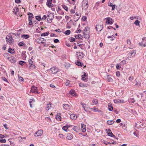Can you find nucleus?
<instances>
[{
	"instance_id": "nucleus-36",
	"label": "nucleus",
	"mask_w": 146,
	"mask_h": 146,
	"mask_svg": "<svg viewBox=\"0 0 146 146\" xmlns=\"http://www.w3.org/2000/svg\"><path fill=\"white\" fill-rule=\"evenodd\" d=\"M86 75L85 72L84 73V75L82 76V80L84 81H85L86 78H85L86 77Z\"/></svg>"
},
{
	"instance_id": "nucleus-49",
	"label": "nucleus",
	"mask_w": 146,
	"mask_h": 146,
	"mask_svg": "<svg viewBox=\"0 0 146 146\" xmlns=\"http://www.w3.org/2000/svg\"><path fill=\"white\" fill-rule=\"evenodd\" d=\"M58 136L60 138H62V139H64L65 138V136L64 135H63V134H59L58 135Z\"/></svg>"
},
{
	"instance_id": "nucleus-60",
	"label": "nucleus",
	"mask_w": 146,
	"mask_h": 146,
	"mask_svg": "<svg viewBox=\"0 0 146 146\" xmlns=\"http://www.w3.org/2000/svg\"><path fill=\"white\" fill-rule=\"evenodd\" d=\"M0 142L1 143H5L6 142V140L5 139H1Z\"/></svg>"
},
{
	"instance_id": "nucleus-27",
	"label": "nucleus",
	"mask_w": 146,
	"mask_h": 146,
	"mask_svg": "<svg viewBox=\"0 0 146 146\" xmlns=\"http://www.w3.org/2000/svg\"><path fill=\"white\" fill-rule=\"evenodd\" d=\"M84 35V38L86 39H88L90 37V35H87L84 32L83 33Z\"/></svg>"
},
{
	"instance_id": "nucleus-51",
	"label": "nucleus",
	"mask_w": 146,
	"mask_h": 146,
	"mask_svg": "<svg viewBox=\"0 0 146 146\" xmlns=\"http://www.w3.org/2000/svg\"><path fill=\"white\" fill-rule=\"evenodd\" d=\"M4 56H7L8 57H9L11 56V55L8 53H5L4 54Z\"/></svg>"
},
{
	"instance_id": "nucleus-7",
	"label": "nucleus",
	"mask_w": 146,
	"mask_h": 146,
	"mask_svg": "<svg viewBox=\"0 0 146 146\" xmlns=\"http://www.w3.org/2000/svg\"><path fill=\"white\" fill-rule=\"evenodd\" d=\"M12 63H15L16 61V60L14 56H9L7 58Z\"/></svg>"
},
{
	"instance_id": "nucleus-42",
	"label": "nucleus",
	"mask_w": 146,
	"mask_h": 146,
	"mask_svg": "<svg viewBox=\"0 0 146 146\" xmlns=\"http://www.w3.org/2000/svg\"><path fill=\"white\" fill-rule=\"evenodd\" d=\"M70 33V30H68L64 32V34L66 35H69Z\"/></svg>"
},
{
	"instance_id": "nucleus-44",
	"label": "nucleus",
	"mask_w": 146,
	"mask_h": 146,
	"mask_svg": "<svg viewBox=\"0 0 146 146\" xmlns=\"http://www.w3.org/2000/svg\"><path fill=\"white\" fill-rule=\"evenodd\" d=\"M62 129L63 130H64L66 131H67V130L68 129V126L65 125V126H64L62 127Z\"/></svg>"
},
{
	"instance_id": "nucleus-57",
	"label": "nucleus",
	"mask_w": 146,
	"mask_h": 146,
	"mask_svg": "<svg viewBox=\"0 0 146 146\" xmlns=\"http://www.w3.org/2000/svg\"><path fill=\"white\" fill-rule=\"evenodd\" d=\"M121 64L123 65H124V64H126V61L125 60H123L121 62Z\"/></svg>"
},
{
	"instance_id": "nucleus-45",
	"label": "nucleus",
	"mask_w": 146,
	"mask_h": 146,
	"mask_svg": "<svg viewBox=\"0 0 146 146\" xmlns=\"http://www.w3.org/2000/svg\"><path fill=\"white\" fill-rule=\"evenodd\" d=\"M49 33L48 32H46L41 34V36H48L49 34Z\"/></svg>"
},
{
	"instance_id": "nucleus-38",
	"label": "nucleus",
	"mask_w": 146,
	"mask_h": 146,
	"mask_svg": "<svg viewBox=\"0 0 146 146\" xmlns=\"http://www.w3.org/2000/svg\"><path fill=\"white\" fill-rule=\"evenodd\" d=\"M76 38H81L82 39L83 37L82 36L81 34H78V35H76L75 36Z\"/></svg>"
},
{
	"instance_id": "nucleus-39",
	"label": "nucleus",
	"mask_w": 146,
	"mask_h": 146,
	"mask_svg": "<svg viewBox=\"0 0 146 146\" xmlns=\"http://www.w3.org/2000/svg\"><path fill=\"white\" fill-rule=\"evenodd\" d=\"M73 129L76 132H78L79 130L77 126L73 127Z\"/></svg>"
},
{
	"instance_id": "nucleus-8",
	"label": "nucleus",
	"mask_w": 146,
	"mask_h": 146,
	"mask_svg": "<svg viewBox=\"0 0 146 146\" xmlns=\"http://www.w3.org/2000/svg\"><path fill=\"white\" fill-rule=\"evenodd\" d=\"M81 15H80V14L76 12L74 16V21L76 22L77 21L80 17Z\"/></svg>"
},
{
	"instance_id": "nucleus-25",
	"label": "nucleus",
	"mask_w": 146,
	"mask_h": 146,
	"mask_svg": "<svg viewBox=\"0 0 146 146\" xmlns=\"http://www.w3.org/2000/svg\"><path fill=\"white\" fill-rule=\"evenodd\" d=\"M28 15H29L28 20H32V19L33 18V14L31 13H29L28 14Z\"/></svg>"
},
{
	"instance_id": "nucleus-6",
	"label": "nucleus",
	"mask_w": 146,
	"mask_h": 146,
	"mask_svg": "<svg viewBox=\"0 0 146 146\" xmlns=\"http://www.w3.org/2000/svg\"><path fill=\"white\" fill-rule=\"evenodd\" d=\"M76 55L78 58L81 59L84 57V54L82 52H76Z\"/></svg>"
},
{
	"instance_id": "nucleus-35",
	"label": "nucleus",
	"mask_w": 146,
	"mask_h": 146,
	"mask_svg": "<svg viewBox=\"0 0 146 146\" xmlns=\"http://www.w3.org/2000/svg\"><path fill=\"white\" fill-rule=\"evenodd\" d=\"M129 102L130 103H133L135 102L134 98H130L129 99Z\"/></svg>"
},
{
	"instance_id": "nucleus-19",
	"label": "nucleus",
	"mask_w": 146,
	"mask_h": 146,
	"mask_svg": "<svg viewBox=\"0 0 146 146\" xmlns=\"http://www.w3.org/2000/svg\"><path fill=\"white\" fill-rule=\"evenodd\" d=\"M136 54V51L135 50H133L132 51L130 52L129 54H130V56L131 57H134L135 56Z\"/></svg>"
},
{
	"instance_id": "nucleus-43",
	"label": "nucleus",
	"mask_w": 146,
	"mask_h": 146,
	"mask_svg": "<svg viewBox=\"0 0 146 146\" xmlns=\"http://www.w3.org/2000/svg\"><path fill=\"white\" fill-rule=\"evenodd\" d=\"M79 86L80 87H86L87 86L86 84H84L81 83L79 84Z\"/></svg>"
},
{
	"instance_id": "nucleus-30",
	"label": "nucleus",
	"mask_w": 146,
	"mask_h": 146,
	"mask_svg": "<svg viewBox=\"0 0 146 146\" xmlns=\"http://www.w3.org/2000/svg\"><path fill=\"white\" fill-rule=\"evenodd\" d=\"M21 36L22 37L25 39H27L29 37V36L28 35L24 34L22 35Z\"/></svg>"
},
{
	"instance_id": "nucleus-54",
	"label": "nucleus",
	"mask_w": 146,
	"mask_h": 146,
	"mask_svg": "<svg viewBox=\"0 0 146 146\" xmlns=\"http://www.w3.org/2000/svg\"><path fill=\"white\" fill-rule=\"evenodd\" d=\"M87 19V17L85 16H84L82 17V21H85Z\"/></svg>"
},
{
	"instance_id": "nucleus-40",
	"label": "nucleus",
	"mask_w": 146,
	"mask_h": 146,
	"mask_svg": "<svg viewBox=\"0 0 146 146\" xmlns=\"http://www.w3.org/2000/svg\"><path fill=\"white\" fill-rule=\"evenodd\" d=\"M69 40L71 42H73L75 41V39L73 37H70L69 38Z\"/></svg>"
},
{
	"instance_id": "nucleus-20",
	"label": "nucleus",
	"mask_w": 146,
	"mask_h": 146,
	"mask_svg": "<svg viewBox=\"0 0 146 146\" xmlns=\"http://www.w3.org/2000/svg\"><path fill=\"white\" fill-rule=\"evenodd\" d=\"M52 2H46V4L48 7L51 8L54 5L52 3Z\"/></svg>"
},
{
	"instance_id": "nucleus-62",
	"label": "nucleus",
	"mask_w": 146,
	"mask_h": 146,
	"mask_svg": "<svg viewBox=\"0 0 146 146\" xmlns=\"http://www.w3.org/2000/svg\"><path fill=\"white\" fill-rule=\"evenodd\" d=\"M29 25H33V22L32 21V20H29Z\"/></svg>"
},
{
	"instance_id": "nucleus-61",
	"label": "nucleus",
	"mask_w": 146,
	"mask_h": 146,
	"mask_svg": "<svg viewBox=\"0 0 146 146\" xmlns=\"http://www.w3.org/2000/svg\"><path fill=\"white\" fill-rule=\"evenodd\" d=\"M3 126L5 129H9V128L7 127V125L6 124H3Z\"/></svg>"
},
{
	"instance_id": "nucleus-12",
	"label": "nucleus",
	"mask_w": 146,
	"mask_h": 146,
	"mask_svg": "<svg viewBox=\"0 0 146 146\" xmlns=\"http://www.w3.org/2000/svg\"><path fill=\"white\" fill-rule=\"evenodd\" d=\"M43 130L40 129L36 131L35 133V134L37 135L36 136H39L43 134Z\"/></svg>"
},
{
	"instance_id": "nucleus-58",
	"label": "nucleus",
	"mask_w": 146,
	"mask_h": 146,
	"mask_svg": "<svg viewBox=\"0 0 146 146\" xmlns=\"http://www.w3.org/2000/svg\"><path fill=\"white\" fill-rule=\"evenodd\" d=\"M127 43L128 44H129V46H130L131 45V42L130 40L127 39Z\"/></svg>"
},
{
	"instance_id": "nucleus-5",
	"label": "nucleus",
	"mask_w": 146,
	"mask_h": 146,
	"mask_svg": "<svg viewBox=\"0 0 146 146\" xmlns=\"http://www.w3.org/2000/svg\"><path fill=\"white\" fill-rule=\"evenodd\" d=\"M95 28L97 31H102L103 28V25H100L97 24L96 25Z\"/></svg>"
},
{
	"instance_id": "nucleus-47",
	"label": "nucleus",
	"mask_w": 146,
	"mask_h": 146,
	"mask_svg": "<svg viewBox=\"0 0 146 146\" xmlns=\"http://www.w3.org/2000/svg\"><path fill=\"white\" fill-rule=\"evenodd\" d=\"M108 135L109 136H110L111 137H112L113 136V134L112 133L111 131L110 132H107Z\"/></svg>"
},
{
	"instance_id": "nucleus-15",
	"label": "nucleus",
	"mask_w": 146,
	"mask_h": 146,
	"mask_svg": "<svg viewBox=\"0 0 146 146\" xmlns=\"http://www.w3.org/2000/svg\"><path fill=\"white\" fill-rule=\"evenodd\" d=\"M106 78L108 82H112L113 81L112 78L109 75H107Z\"/></svg>"
},
{
	"instance_id": "nucleus-1",
	"label": "nucleus",
	"mask_w": 146,
	"mask_h": 146,
	"mask_svg": "<svg viewBox=\"0 0 146 146\" xmlns=\"http://www.w3.org/2000/svg\"><path fill=\"white\" fill-rule=\"evenodd\" d=\"M11 34L15 35H16L15 33H10L9 35H7L6 38V40L7 43L9 44H13L14 42V40L13 39L12 35H11Z\"/></svg>"
},
{
	"instance_id": "nucleus-24",
	"label": "nucleus",
	"mask_w": 146,
	"mask_h": 146,
	"mask_svg": "<svg viewBox=\"0 0 146 146\" xmlns=\"http://www.w3.org/2000/svg\"><path fill=\"white\" fill-rule=\"evenodd\" d=\"M51 107V104H47L46 107V110L47 111Z\"/></svg>"
},
{
	"instance_id": "nucleus-34",
	"label": "nucleus",
	"mask_w": 146,
	"mask_h": 146,
	"mask_svg": "<svg viewBox=\"0 0 146 146\" xmlns=\"http://www.w3.org/2000/svg\"><path fill=\"white\" fill-rule=\"evenodd\" d=\"M26 63V62L23 61H20L19 62V64L22 66H23Z\"/></svg>"
},
{
	"instance_id": "nucleus-32",
	"label": "nucleus",
	"mask_w": 146,
	"mask_h": 146,
	"mask_svg": "<svg viewBox=\"0 0 146 146\" xmlns=\"http://www.w3.org/2000/svg\"><path fill=\"white\" fill-rule=\"evenodd\" d=\"M70 93L73 96L76 94V92L74 90H71L70 92Z\"/></svg>"
},
{
	"instance_id": "nucleus-29",
	"label": "nucleus",
	"mask_w": 146,
	"mask_h": 146,
	"mask_svg": "<svg viewBox=\"0 0 146 146\" xmlns=\"http://www.w3.org/2000/svg\"><path fill=\"white\" fill-rule=\"evenodd\" d=\"M13 12L15 15H16L18 12L19 11V9L18 8L15 7L13 9Z\"/></svg>"
},
{
	"instance_id": "nucleus-64",
	"label": "nucleus",
	"mask_w": 146,
	"mask_h": 146,
	"mask_svg": "<svg viewBox=\"0 0 146 146\" xmlns=\"http://www.w3.org/2000/svg\"><path fill=\"white\" fill-rule=\"evenodd\" d=\"M90 29L89 27L88 26L86 27L84 30V31L85 32L87 31L88 30V29Z\"/></svg>"
},
{
	"instance_id": "nucleus-31",
	"label": "nucleus",
	"mask_w": 146,
	"mask_h": 146,
	"mask_svg": "<svg viewBox=\"0 0 146 146\" xmlns=\"http://www.w3.org/2000/svg\"><path fill=\"white\" fill-rule=\"evenodd\" d=\"M139 44L140 46H142L145 47L146 46L145 42H143V41H142L141 43L139 42Z\"/></svg>"
},
{
	"instance_id": "nucleus-26",
	"label": "nucleus",
	"mask_w": 146,
	"mask_h": 146,
	"mask_svg": "<svg viewBox=\"0 0 146 146\" xmlns=\"http://www.w3.org/2000/svg\"><path fill=\"white\" fill-rule=\"evenodd\" d=\"M115 121L113 120H108L107 121V123L109 125H111L113 124Z\"/></svg>"
},
{
	"instance_id": "nucleus-13",
	"label": "nucleus",
	"mask_w": 146,
	"mask_h": 146,
	"mask_svg": "<svg viewBox=\"0 0 146 146\" xmlns=\"http://www.w3.org/2000/svg\"><path fill=\"white\" fill-rule=\"evenodd\" d=\"M37 88L36 87L33 86L31 88V90L30 91V92H31L33 93H35L36 92L37 93H38L37 91Z\"/></svg>"
},
{
	"instance_id": "nucleus-16",
	"label": "nucleus",
	"mask_w": 146,
	"mask_h": 146,
	"mask_svg": "<svg viewBox=\"0 0 146 146\" xmlns=\"http://www.w3.org/2000/svg\"><path fill=\"white\" fill-rule=\"evenodd\" d=\"M108 5L110 7H112V11H113L115 7V5H113L112 3H111V2L108 3Z\"/></svg>"
},
{
	"instance_id": "nucleus-21",
	"label": "nucleus",
	"mask_w": 146,
	"mask_h": 146,
	"mask_svg": "<svg viewBox=\"0 0 146 146\" xmlns=\"http://www.w3.org/2000/svg\"><path fill=\"white\" fill-rule=\"evenodd\" d=\"M135 80L136 81L135 85L138 87L140 86L141 84V82L139 80L137 81V79Z\"/></svg>"
},
{
	"instance_id": "nucleus-52",
	"label": "nucleus",
	"mask_w": 146,
	"mask_h": 146,
	"mask_svg": "<svg viewBox=\"0 0 146 146\" xmlns=\"http://www.w3.org/2000/svg\"><path fill=\"white\" fill-rule=\"evenodd\" d=\"M116 76L117 77H119V76L120 75V73L119 71H117L116 73Z\"/></svg>"
},
{
	"instance_id": "nucleus-37",
	"label": "nucleus",
	"mask_w": 146,
	"mask_h": 146,
	"mask_svg": "<svg viewBox=\"0 0 146 146\" xmlns=\"http://www.w3.org/2000/svg\"><path fill=\"white\" fill-rule=\"evenodd\" d=\"M62 6L66 11H67L68 10V8L67 7L66 5H63Z\"/></svg>"
},
{
	"instance_id": "nucleus-11",
	"label": "nucleus",
	"mask_w": 146,
	"mask_h": 146,
	"mask_svg": "<svg viewBox=\"0 0 146 146\" xmlns=\"http://www.w3.org/2000/svg\"><path fill=\"white\" fill-rule=\"evenodd\" d=\"M50 70L52 71L53 74L56 73L58 72V69L56 67H52L50 69Z\"/></svg>"
},
{
	"instance_id": "nucleus-3",
	"label": "nucleus",
	"mask_w": 146,
	"mask_h": 146,
	"mask_svg": "<svg viewBox=\"0 0 146 146\" xmlns=\"http://www.w3.org/2000/svg\"><path fill=\"white\" fill-rule=\"evenodd\" d=\"M88 2L87 1L84 0L82 3V6L83 9L86 10L88 7Z\"/></svg>"
},
{
	"instance_id": "nucleus-22",
	"label": "nucleus",
	"mask_w": 146,
	"mask_h": 146,
	"mask_svg": "<svg viewBox=\"0 0 146 146\" xmlns=\"http://www.w3.org/2000/svg\"><path fill=\"white\" fill-rule=\"evenodd\" d=\"M63 107L65 110H67L68 109L69 107V106L66 104H64L63 105Z\"/></svg>"
},
{
	"instance_id": "nucleus-23",
	"label": "nucleus",
	"mask_w": 146,
	"mask_h": 146,
	"mask_svg": "<svg viewBox=\"0 0 146 146\" xmlns=\"http://www.w3.org/2000/svg\"><path fill=\"white\" fill-rule=\"evenodd\" d=\"M76 64L78 66H81V67L84 65L83 63H82L81 62H80L78 60L76 62Z\"/></svg>"
},
{
	"instance_id": "nucleus-41",
	"label": "nucleus",
	"mask_w": 146,
	"mask_h": 146,
	"mask_svg": "<svg viewBox=\"0 0 146 146\" xmlns=\"http://www.w3.org/2000/svg\"><path fill=\"white\" fill-rule=\"evenodd\" d=\"M18 78H19V81L21 82H24V80L23 78L21 76H18Z\"/></svg>"
},
{
	"instance_id": "nucleus-50",
	"label": "nucleus",
	"mask_w": 146,
	"mask_h": 146,
	"mask_svg": "<svg viewBox=\"0 0 146 146\" xmlns=\"http://www.w3.org/2000/svg\"><path fill=\"white\" fill-rule=\"evenodd\" d=\"M140 22L138 20H136L134 22V24L136 25H138Z\"/></svg>"
},
{
	"instance_id": "nucleus-17",
	"label": "nucleus",
	"mask_w": 146,
	"mask_h": 146,
	"mask_svg": "<svg viewBox=\"0 0 146 146\" xmlns=\"http://www.w3.org/2000/svg\"><path fill=\"white\" fill-rule=\"evenodd\" d=\"M72 135L70 133H68L67 134L66 137L67 139L68 140H71L72 138Z\"/></svg>"
},
{
	"instance_id": "nucleus-46",
	"label": "nucleus",
	"mask_w": 146,
	"mask_h": 146,
	"mask_svg": "<svg viewBox=\"0 0 146 146\" xmlns=\"http://www.w3.org/2000/svg\"><path fill=\"white\" fill-rule=\"evenodd\" d=\"M35 18L38 21H39L41 19V16H35Z\"/></svg>"
},
{
	"instance_id": "nucleus-9",
	"label": "nucleus",
	"mask_w": 146,
	"mask_h": 146,
	"mask_svg": "<svg viewBox=\"0 0 146 146\" xmlns=\"http://www.w3.org/2000/svg\"><path fill=\"white\" fill-rule=\"evenodd\" d=\"M29 63L30 65L29 66L30 67H31L32 69H35V66L33 62L30 59L28 60Z\"/></svg>"
},
{
	"instance_id": "nucleus-2",
	"label": "nucleus",
	"mask_w": 146,
	"mask_h": 146,
	"mask_svg": "<svg viewBox=\"0 0 146 146\" xmlns=\"http://www.w3.org/2000/svg\"><path fill=\"white\" fill-rule=\"evenodd\" d=\"M53 14L51 13H48V14L47 20L48 22L50 23H52V20L54 18V15Z\"/></svg>"
},
{
	"instance_id": "nucleus-14",
	"label": "nucleus",
	"mask_w": 146,
	"mask_h": 146,
	"mask_svg": "<svg viewBox=\"0 0 146 146\" xmlns=\"http://www.w3.org/2000/svg\"><path fill=\"white\" fill-rule=\"evenodd\" d=\"M70 118L73 120L76 119L77 116L76 115L74 114H72L70 115Z\"/></svg>"
},
{
	"instance_id": "nucleus-33",
	"label": "nucleus",
	"mask_w": 146,
	"mask_h": 146,
	"mask_svg": "<svg viewBox=\"0 0 146 146\" xmlns=\"http://www.w3.org/2000/svg\"><path fill=\"white\" fill-rule=\"evenodd\" d=\"M108 110L110 111H112L113 109V107L112 106V105L111 104H109L108 105Z\"/></svg>"
},
{
	"instance_id": "nucleus-53",
	"label": "nucleus",
	"mask_w": 146,
	"mask_h": 146,
	"mask_svg": "<svg viewBox=\"0 0 146 146\" xmlns=\"http://www.w3.org/2000/svg\"><path fill=\"white\" fill-rule=\"evenodd\" d=\"M61 117L60 116H59L58 115H56V119L57 120H60V118Z\"/></svg>"
},
{
	"instance_id": "nucleus-4",
	"label": "nucleus",
	"mask_w": 146,
	"mask_h": 146,
	"mask_svg": "<svg viewBox=\"0 0 146 146\" xmlns=\"http://www.w3.org/2000/svg\"><path fill=\"white\" fill-rule=\"evenodd\" d=\"M44 38L41 37H40L37 39H36L35 40V41L38 44H41L44 43V41H45Z\"/></svg>"
},
{
	"instance_id": "nucleus-55",
	"label": "nucleus",
	"mask_w": 146,
	"mask_h": 146,
	"mask_svg": "<svg viewBox=\"0 0 146 146\" xmlns=\"http://www.w3.org/2000/svg\"><path fill=\"white\" fill-rule=\"evenodd\" d=\"M24 45V42L23 41L21 42H20L18 43V45L19 46H23Z\"/></svg>"
},
{
	"instance_id": "nucleus-63",
	"label": "nucleus",
	"mask_w": 146,
	"mask_h": 146,
	"mask_svg": "<svg viewBox=\"0 0 146 146\" xmlns=\"http://www.w3.org/2000/svg\"><path fill=\"white\" fill-rule=\"evenodd\" d=\"M58 13L59 14L62 15H64V12L63 11H62V10H61V11H60V12H59Z\"/></svg>"
},
{
	"instance_id": "nucleus-18",
	"label": "nucleus",
	"mask_w": 146,
	"mask_h": 146,
	"mask_svg": "<svg viewBox=\"0 0 146 146\" xmlns=\"http://www.w3.org/2000/svg\"><path fill=\"white\" fill-rule=\"evenodd\" d=\"M82 131L84 132L86 131V125L84 124H81Z\"/></svg>"
},
{
	"instance_id": "nucleus-59",
	"label": "nucleus",
	"mask_w": 146,
	"mask_h": 146,
	"mask_svg": "<svg viewBox=\"0 0 146 146\" xmlns=\"http://www.w3.org/2000/svg\"><path fill=\"white\" fill-rule=\"evenodd\" d=\"M56 18L57 20H58V21H59L62 18V17L59 16H56Z\"/></svg>"
},
{
	"instance_id": "nucleus-48",
	"label": "nucleus",
	"mask_w": 146,
	"mask_h": 146,
	"mask_svg": "<svg viewBox=\"0 0 146 146\" xmlns=\"http://www.w3.org/2000/svg\"><path fill=\"white\" fill-rule=\"evenodd\" d=\"M92 102L95 104H97L98 103V100L96 99H93Z\"/></svg>"
},
{
	"instance_id": "nucleus-10",
	"label": "nucleus",
	"mask_w": 146,
	"mask_h": 146,
	"mask_svg": "<svg viewBox=\"0 0 146 146\" xmlns=\"http://www.w3.org/2000/svg\"><path fill=\"white\" fill-rule=\"evenodd\" d=\"M113 22L112 19L110 17L106 19V23L108 24H112Z\"/></svg>"
},
{
	"instance_id": "nucleus-56",
	"label": "nucleus",
	"mask_w": 146,
	"mask_h": 146,
	"mask_svg": "<svg viewBox=\"0 0 146 146\" xmlns=\"http://www.w3.org/2000/svg\"><path fill=\"white\" fill-rule=\"evenodd\" d=\"M1 78L3 80L9 83V82L7 81V79L6 78L3 77Z\"/></svg>"
},
{
	"instance_id": "nucleus-28",
	"label": "nucleus",
	"mask_w": 146,
	"mask_h": 146,
	"mask_svg": "<svg viewBox=\"0 0 146 146\" xmlns=\"http://www.w3.org/2000/svg\"><path fill=\"white\" fill-rule=\"evenodd\" d=\"M14 50V49H12L11 48H9L8 50V52L10 54H12L15 53V51L13 52Z\"/></svg>"
}]
</instances>
